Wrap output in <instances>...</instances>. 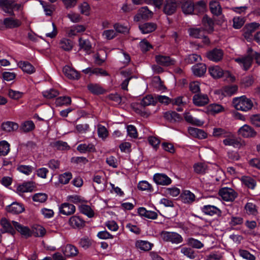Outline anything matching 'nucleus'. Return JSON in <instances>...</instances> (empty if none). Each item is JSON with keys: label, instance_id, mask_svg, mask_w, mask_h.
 I'll return each mask as SVG.
<instances>
[{"label": "nucleus", "instance_id": "1", "mask_svg": "<svg viewBox=\"0 0 260 260\" xmlns=\"http://www.w3.org/2000/svg\"><path fill=\"white\" fill-rule=\"evenodd\" d=\"M233 104L237 110L244 112L251 109L253 106L252 101L245 95L234 98Z\"/></svg>", "mask_w": 260, "mask_h": 260}, {"label": "nucleus", "instance_id": "2", "mask_svg": "<svg viewBox=\"0 0 260 260\" xmlns=\"http://www.w3.org/2000/svg\"><path fill=\"white\" fill-rule=\"evenodd\" d=\"M209 72L210 75L214 78L217 79L222 77L229 82H234L235 78L229 71H223L222 69L218 66H214L209 67Z\"/></svg>", "mask_w": 260, "mask_h": 260}, {"label": "nucleus", "instance_id": "3", "mask_svg": "<svg viewBox=\"0 0 260 260\" xmlns=\"http://www.w3.org/2000/svg\"><path fill=\"white\" fill-rule=\"evenodd\" d=\"M160 237L164 241L179 244L182 242L183 238L180 235L175 232L162 231Z\"/></svg>", "mask_w": 260, "mask_h": 260}, {"label": "nucleus", "instance_id": "4", "mask_svg": "<svg viewBox=\"0 0 260 260\" xmlns=\"http://www.w3.org/2000/svg\"><path fill=\"white\" fill-rule=\"evenodd\" d=\"M224 138L223 143L225 146H233L235 148H240L242 146L239 139L230 131L226 134Z\"/></svg>", "mask_w": 260, "mask_h": 260}, {"label": "nucleus", "instance_id": "5", "mask_svg": "<svg viewBox=\"0 0 260 260\" xmlns=\"http://www.w3.org/2000/svg\"><path fill=\"white\" fill-rule=\"evenodd\" d=\"M0 7L5 12L12 15L13 11L19 9L21 5L15 4L13 1L0 0Z\"/></svg>", "mask_w": 260, "mask_h": 260}, {"label": "nucleus", "instance_id": "6", "mask_svg": "<svg viewBox=\"0 0 260 260\" xmlns=\"http://www.w3.org/2000/svg\"><path fill=\"white\" fill-rule=\"evenodd\" d=\"M153 15V13L149 10L147 7H143L139 9L134 17V20L138 22L142 20H148L151 19Z\"/></svg>", "mask_w": 260, "mask_h": 260}, {"label": "nucleus", "instance_id": "7", "mask_svg": "<svg viewBox=\"0 0 260 260\" xmlns=\"http://www.w3.org/2000/svg\"><path fill=\"white\" fill-rule=\"evenodd\" d=\"M219 195L225 201H233L237 197L236 191L231 188L224 187L221 188L219 192Z\"/></svg>", "mask_w": 260, "mask_h": 260}, {"label": "nucleus", "instance_id": "8", "mask_svg": "<svg viewBox=\"0 0 260 260\" xmlns=\"http://www.w3.org/2000/svg\"><path fill=\"white\" fill-rule=\"evenodd\" d=\"M238 134L243 138H249L255 137L257 133L250 126L244 124L239 128L238 131Z\"/></svg>", "mask_w": 260, "mask_h": 260}, {"label": "nucleus", "instance_id": "9", "mask_svg": "<svg viewBox=\"0 0 260 260\" xmlns=\"http://www.w3.org/2000/svg\"><path fill=\"white\" fill-rule=\"evenodd\" d=\"M34 187V183L32 182H26L17 185L16 190L18 194L22 196L25 192L32 191Z\"/></svg>", "mask_w": 260, "mask_h": 260}, {"label": "nucleus", "instance_id": "10", "mask_svg": "<svg viewBox=\"0 0 260 260\" xmlns=\"http://www.w3.org/2000/svg\"><path fill=\"white\" fill-rule=\"evenodd\" d=\"M193 103L197 106L202 107L209 102L208 96L206 94L198 93L194 94L192 98Z\"/></svg>", "mask_w": 260, "mask_h": 260}, {"label": "nucleus", "instance_id": "11", "mask_svg": "<svg viewBox=\"0 0 260 260\" xmlns=\"http://www.w3.org/2000/svg\"><path fill=\"white\" fill-rule=\"evenodd\" d=\"M154 182L160 185H168L172 183L171 179L165 174L156 173L153 176Z\"/></svg>", "mask_w": 260, "mask_h": 260}, {"label": "nucleus", "instance_id": "12", "mask_svg": "<svg viewBox=\"0 0 260 260\" xmlns=\"http://www.w3.org/2000/svg\"><path fill=\"white\" fill-rule=\"evenodd\" d=\"M223 56V51L220 49L215 48L207 52L206 57L210 60L214 62L221 60Z\"/></svg>", "mask_w": 260, "mask_h": 260}, {"label": "nucleus", "instance_id": "13", "mask_svg": "<svg viewBox=\"0 0 260 260\" xmlns=\"http://www.w3.org/2000/svg\"><path fill=\"white\" fill-rule=\"evenodd\" d=\"M59 212L64 215H71L73 214L76 211L75 206L69 203H63L61 204L59 207Z\"/></svg>", "mask_w": 260, "mask_h": 260}, {"label": "nucleus", "instance_id": "14", "mask_svg": "<svg viewBox=\"0 0 260 260\" xmlns=\"http://www.w3.org/2000/svg\"><path fill=\"white\" fill-rule=\"evenodd\" d=\"M234 60L244 70H247L252 62V58L250 55L237 57Z\"/></svg>", "mask_w": 260, "mask_h": 260}, {"label": "nucleus", "instance_id": "15", "mask_svg": "<svg viewBox=\"0 0 260 260\" xmlns=\"http://www.w3.org/2000/svg\"><path fill=\"white\" fill-rule=\"evenodd\" d=\"M156 62L162 66L168 67L175 64L176 61L170 56L158 55L155 56Z\"/></svg>", "mask_w": 260, "mask_h": 260}, {"label": "nucleus", "instance_id": "16", "mask_svg": "<svg viewBox=\"0 0 260 260\" xmlns=\"http://www.w3.org/2000/svg\"><path fill=\"white\" fill-rule=\"evenodd\" d=\"M62 72L64 76L70 79L77 80L80 78L79 73L69 66H65Z\"/></svg>", "mask_w": 260, "mask_h": 260}, {"label": "nucleus", "instance_id": "17", "mask_svg": "<svg viewBox=\"0 0 260 260\" xmlns=\"http://www.w3.org/2000/svg\"><path fill=\"white\" fill-rule=\"evenodd\" d=\"M176 8L177 3L175 0H166L163 11L166 14L170 15L175 12Z\"/></svg>", "mask_w": 260, "mask_h": 260}, {"label": "nucleus", "instance_id": "18", "mask_svg": "<svg viewBox=\"0 0 260 260\" xmlns=\"http://www.w3.org/2000/svg\"><path fill=\"white\" fill-rule=\"evenodd\" d=\"M188 132L190 136L200 139H205L207 137V134L204 131L196 127H189Z\"/></svg>", "mask_w": 260, "mask_h": 260}, {"label": "nucleus", "instance_id": "19", "mask_svg": "<svg viewBox=\"0 0 260 260\" xmlns=\"http://www.w3.org/2000/svg\"><path fill=\"white\" fill-rule=\"evenodd\" d=\"M12 222L15 229L19 232L21 235L25 237H28L31 236V231L28 227L23 226L17 221H12Z\"/></svg>", "mask_w": 260, "mask_h": 260}, {"label": "nucleus", "instance_id": "20", "mask_svg": "<svg viewBox=\"0 0 260 260\" xmlns=\"http://www.w3.org/2000/svg\"><path fill=\"white\" fill-rule=\"evenodd\" d=\"M201 210L204 214L210 216H213L221 212L217 207L210 205L203 206L201 207Z\"/></svg>", "mask_w": 260, "mask_h": 260}, {"label": "nucleus", "instance_id": "21", "mask_svg": "<svg viewBox=\"0 0 260 260\" xmlns=\"http://www.w3.org/2000/svg\"><path fill=\"white\" fill-rule=\"evenodd\" d=\"M6 209L8 212L13 214L20 213L24 210L22 205L16 202H13L11 205L8 206Z\"/></svg>", "mask_w": 260, "mask_h": 260}, {"label": "nucleus", "instance_id": "22", "mask_svg": "<svg viewBox=\"0 0 260 260\" xmlns=\"http://www.w3.org/2000/svg\"><path fill=\"white\" fill-rule=\"evenodd\" d=\"M206 110L208 114L214 115L223 112L224 108L221 105L212 104L207 106Z\"/></svg>", "mask_w": 260, "mask_h": 260}, {"label": "nucleus", "instance_id": "23", "mask_svg": "<svg viewBox=\"0 0 260 260\" xmlns=\"http://www.w3.org/2000/svg\"><path fill=\"white\" fill-rule=\"evenodd\" d=\"M135 246L141 250L146 251L152 249L153 244L147 241L139 240L136 241Z\"/></svg>", "mask_w": 260, "mask_h": 260}, {"label": "nucleus", "instance_id": "24", "mask_svg": "<svg viewBox=\"0 0 260 260\" xmlns=\"http://www.w3.org/2000/svg\"><path fill=\"white\" fill-rule=\"evenodd\" d=\"M19 125L17 123L9 121L3 122L1 125L2 129L7 132L16 131Z\"/></svg>", "mask_w": 260, "mask_h": 260}, {"label": "nucleus", "instance_id": "25", "mask_svg": "<svg viewBox=\"0 0 260 260\" xmlns=\"http://www.w3.org/2000/svg\"><path fill=\"white\" fill-rule=\"evenodd\" d=\"M206 70V66L204 63L197 64L192 67L193 74L198 77H201L204 75Z\"/></svg>", "mask_w": 260, "mask_h": 260}, {"label": "nucleus", "instance_id": "26", "mask_svg": "<svg viewBox=\"0 0 260 260\" xmlns=\"http://www.w3.org/2000/svg\"><path fill=\"white\" fill-rule=\"evenodd\" d=\"M17 65L24 72L27 74H31L35 72V68L27 61H19Z\"/></svg>", "mask_w": 260, "mask_h": 260}, {"label": "nucleus", "instance_id": "27", "mask_svg": "<svg viewBox=\"0 0 260 260\" xmlns=\"http://www.w3.org/2000/svg\"><path fill=\"white\" fill-rule=\"evenodd\" d=\"M121 74L123 77L124 80L121 83V88L124 90H127V86L129 81L132 78V72L130 70L126 69L121 72Z\"/></svg>", "mask_w": 260, "mask_h": 260}, {"label": "nucleus", "instance_id": "28", "mask_svg": "<svg viewBox=\"0 0 260 260\" xmlns=\"http://www.w3.org/2000/svg\"><path fill=\"white\" fill-rule=\"evenodd\" d=\"M79 209L81 213L86 215L89 218L93 217L94 212L91 207L87 205L82 204L79 206Z\"/></svg>", "mask_w": 260, "mask_h": 260}, {"label": "nucleus", "instance_id": "29", "mask_svg": "<svg viewBox=\"0 0 260 260\" xmlns=\"http://www.w3.org/2000/svg\"><path fill=\"white\" fill-rule=\"evenodd\" d=\"M156 28V25L154 23L147 22L139 26L141 32L144 34H148L153 31Z\"/></svg>", "mask_w": 260, "mask_h": 260}, {"label": "nucleus", "instance_id": "30", "mask_svg": "<svg viewBox=\"0 0 260 260\" xmlns=\"http://www.w3.org/2000/svg\"><path fill=\"white\" fill-rule=\"evenodd\" d=\"M63 253L67 257L75 256L78 254V250L74 246L68 244L64 247Z\"/></svg>", "mask_w": 260, "mask_h": 260}, {"label": "nucleus", "instance_id": "31", "mask_svg": "<svg viewBox=\"0 0 260 260\" xmlns=\"http://www.w3.org/2000/svg\"><path fill=\"white\" fill-rule=\"evenodd\" d=\"M107 58V54L105 51L100 50L93 56L94 63L98 65H101L105 62Z\"/></svg>", "mask_w": 260, "mask_h": 260}, {"label": "nucleus", "instance_id": "32", "mask_svg": "<svg viewBox=\"0 0 260 260\" xmlns=\"http://www.w3.org/2000/svg\"><path fill=\"white\" fill-rule=\"evenodd\" d=\"M182 201L184 203H191L195 200V196L189 190H184L181 194Z\"/></svg>", "mask_w": 260, "mask_h": 260}, {"label": "nucleus", "instance_id": "33", "mask_svg": "<svg viewBox=\"0 0 260 260\" xmlns=\"http://www.w3.org/2000/svg\"><path fill=\"white\" fill-rule=\"evenodd\" d=\"M69 223L73 228H77L84 225V221L79 216H73L69 219Z\"/></svg>", "mask_w": 260, "mask_h": 260}, {"label": "nucleus", "instance_id": "34", "mask_svg": "<svg viewBox=\"0 0 260 260\" xmlns=\"http://www.w3.org/2000/svg\"><path fill=\"white\" fill-rule=\"evenodd\" d=\"M211 13L214 15L218 16L221 14L222 10L218 2L212 1L209 4Z\"/></svg>", "mask_w": 260, "mask_h": 260}, {"label": "nucleus", "instance_id": "35", "mask_svg": "<svg viewBox=\"0 0 260 260\" xmlns=\"http://www.w3.org/2000/svg\"><path fill=\"white\" fill-rule=\"evenodd\" d=\"M194 9V4L191 1H185L182 5V11L185 14H192Z\"/></svg>", "mask_w": 260, "mask_h": 260}, {"label": "nucleus", "instance_id": "36", "mask_svg": "<svg viewBox=\"0 0 260 260\" xmlns=\"http://www.w3.org/2000/svg\"><path fill=\"white\" fill-rule=\"evenodd\" d=\"M59 46L61 49L67 51L72 50L73 47L72 41L70 39L65 38H63L60 40Z\"/></svg>", "mask_w": 260, "mask_h": 260}, {"label": "nucleus", "instance_id": "37", "mask_svg": "<svg viewBox=\"0 0 260 260\" xmlns=\"http://www.w3.org/2000/svg\"><path fill=\"white\" fill-rule=\"evenodd\" d=\"M35 125L31 120H27L22 122L20 124V129L24 133H28L34 129Z\"/></svg>", "mask_w": 260, "mask_h": 260}, {"label": "nucleus", "instance_id": "38", "mask_svg": "<svg viewBox=\"0 0 260 260\" xmlns=\"http://www.w3.org/2000/svg\"><path fill=\"white\" fill-rule=\"evenodd\" d=\"M1 224L3 227V232H9L13 235L15 233L11 223L6 218H2L1 220Z\"/></svg>", "mask_w": 260, "mask_h": 260}, {"label": "nucleus", "instance_id": "39", "mask_svg": "<svg viewBox=\"0 0 260 260\" xmlns=\"http://www.w3.org/2000/svg\"><path fill=\"white\" fill-rule=\"evenodd\" d=\"M4 24L7 28H14L18 27L21 25V21L18 19H14L12 18H7L4 20Z\"/></svg>", "mask_w": 260, "mask_h": 260}, {"label": "nucleus", "instance_id": "40", "mask_svg": "<svg viewBox=\"0 0 260 260\" xmlns=\"http://www.w3.org/2000/svg\"><path fill=\"white\" fill-rule=\"evenodd\" d=\"M243 222V218L240 215H232L228 218V223L231 226L241 225Z\"/></svg>", "mask_w": 260, "mask_h": 260}, {"label": "nucleus", "instance_id": "41", "mask_svg": "<svg viewBox=\"0 0 260 260\" xmlns=\"http://www.w3.org/2000/svg\"><path fill=\"white\" fill-rule=\"evenodd\" d=\"M79 45L80 49H83L88 54L90 53L91 44L88 40L83 39L81 38H79Z\"/></svg>", "mask_w": 260, "mask_h": 260}, {"label": "nucleus", "instance_id": "42", "mask_svg": "<svg viewBox=\"0 0 260 260\" xmlns=\"http://www.w3.org/2000/svg\"><path fill=\"white\" fill-rule=\"evenodd\" d=\"M238 90V86L235 85H230L224 87L221 91L224 96H231L236 93Z\"/></svg>", "mask_w": 260, "mask_h": 260}, {"label": "nucleus", "instance_id": "43", "mask_svg": "<svg viewBox=\"0 0 260 260\" xmlns=\"http://www.w3.org/2000/svg\"><path fill=\"white\" fill-rule=\"evenodd\" d=\"M156 103V99L155 96H153L152 95H147L144 97L141 101V105L142 106L145 107L149 105H154Z\"/></svg>", "mask_w": 260, "mask_h": 260}, {"label": "nucleus", "instance_id": "44", "mask_svg": "<svg viewBox=\"0 0 260 260\" xmlns=\"http://www.w3.org/2000/svg\"><path fill=\"white\" fill-rule=\"evenodd\" d=\"M241 181L245 185L252 189H254L256 185V181L249 176H243Z\"/></svg>", "mask_w": 260, "mask_h": 260}, {"label": "nucleus", "instance_id": "45", "mask_svg": "<svg viewBox=\"0 0 260 260\" xmlns=\"http://www.w3.org/2000/svg\"><path fill=\"white\" fill-rule=\"evenodd\" d=\"M165 118L171 121L176 122L179 121L181 117L179 114L174 111H168L164 113Z\"/></svg>", "mask_w": 260, "mask_h": 260}, {"label": "nucleus", "instance_id": "46", "mask_svg": "<svg viewBox=\"0 0 260 260\" xmlns=\"http://www.w3.org/2000/svg\"><path fill=\"white\" fill-rule=\"evenodd\" d=\"M78 151L81 153H85L86 152H92L95 150L94 145L92 144H81L77 148Z\"/></svg>", "mask_w": 260, "mask_h": 260}, {"label": "nucleus", "instance_id": "47", "mask_svg": "<svg viewBox=\"0 0 260 260\" xmlns=\"http://www.w3.org/2000/svg\"><path fill=\"white\" fill-rule=\"evenodd\" d=\"M10 144L5 141L3 140L0 142V155L6 156L10 151Z\"/></svg>", "mask_w": 260, "mask_h": 260}, {"label": "nucleus", "instance_id": "48", "mask_svg": "<svg viewBox=\"0 0 260 260\" xmlns=\"http://www.w3.org/2000/svg\"><path fill=\"white\" fill-rule=\"evenodd\" d=\"M203 23L207 31L210 32L213 30L214 23L210 18L206 16H204L203 18Z\"/></svg>", "mask_w": 260, "mask_h": 260}, {"label": "nucleus", "instance_id": "49", "mask_svg": "<svg viewBox=\"0 0 260 260\" xmlns=\"http://www.w3.org/2000/svg\"><path fill=\"white\" fill-rule=\"evenodd\" d=\"M187 244L189 246L196 249H201L204 247V244L200 241L192 238H189L187 239Z\"/></svg>", "mask_w": 260, "mask_h": 260}, {"label": "nucleus", "instance_id": "50", "mask_svg": "<svg viewBox=\"0 0 260 260\" xmlns=\"http://www.w3.org/2000/svg\"><path fill=\"white\" fill-rule=\"evenodd\" d=\"M194 171L199 174H203L206 172L207 166L202 162H197L193 165Z\"/></svg>", "mask_w": 260, "mask_h": 260}, {"label": "nucleus", "instance_id": "51", "mask_svg": "<svg viewBox=\"0 0 260 260\" xmlns=\"http://www.w3.org/2000/svg\"><path fill=\"white\" fill-rule=\"evenodd\" d=\"M245 210L246 213L249 215H255L257 212L255 205L251 202H248L245 205Z\"/></svg>", "mask_w": 260, "mask_h": 260}, {"label": "nucleus", "instance_id": "52", "mask_svg": "<svg viewBox=\"0 0 260 260\" xmlns=\"http://www.w3.org/2000/svg\"><path fill=\"white\" fill-rule=\"evenodd\" d=\"M245 19L240 16L234 17L233 19V26L235 29L240 28L244 24Z\"/></svg>", "mask_w": 260, "mask_h": 260}, {"label": "nucleus", "instance_id": "53", "mask_svg": "<svg viewBox=\"0 0 260 260\" xmlns=\"http://www.w3.org/2000/svg\"><path fill=\"white\" fill-rule=\"evenodd\" d=\"M17 170L26 175H29L33 171V167L29 165H19L17 168Z\"/></svg>", "mask_w": 260, "mask_h": 260}, {"label": "nucleus", "instance_id": "54", "mask_svg": "<svg viewBox=\"0 0 260 260\" xmlns=\"http://www.w3.org/2000/svg\"><path fill=\"white\" fill-rule=\"evenodd\" d=\"M72 178V175L70 172H66L59 175L58 181L62 184L68 183Z\"/></svg>", "mask_w": 260, "mask_h": 260}, {"label": "nucleus", "instance_id": "55", "mask_svg": "<svg viewBox=\"0 0 260 260\" xmlns=\"http://www.w3.org/2000/svg\"><path fill=\"white\" fill-rule=\"evenodd\" d=\"M98 134L99 138L102 139H105L108 136V131L107 128L101 124L97 126Z\"/></svg>", "mask_w": 260, "mask_h": 260}, {"label": "nucleus", "instance_id": "56", "mask_svg": "<svg viewBox=\"0 0 260 260\" xmlns=\"http://www.w3.org/2000/svg\"><path fill=\"white\" fill-rule=\"evenodd\" d=\"M239 254L240 256L246 260H255V256L246 250L240 249Z\"/></svg>", "mask_w": 260, "mask_h": 260}, {"label": "nucleus", "instance_id": "57", "mask_svg": "<svg viewBox=\"0 0 260 260\" xmlns=\"http://www.w3.org/2000/svg\"><path fill=\"white\" fill-rule=\"evenodd\" d=\"M181 252L191 259L194 258L196 257L194 251L190 248L183 247L181 249Z\"/></svg>", "mask_w": 260, "mask_h": 260}, {"label": "nucleus", "instance_id": "58", "mask_svg": "<svg viewBox=\"0 0 260 260\" xmlns=\"http://www.w3.org/2000/svg\"><path fill=\"white\" fill-rule=\"evenodd\" d=\"M67 200L68 201L72 202L75 204H82L84 202L82 198L76 194L68 196L67 198Z\"/></svg>", "mask_w": 260, "mask_h": 260}, {"label": "nucleus", "instance_id": "59", "mask_svg": "<svg viewBox=\"0 0 260 260\" xmlns=\"http://www.w3.org/2000/svg\"><path fill=\"white\" fill-rule=\"evenodd\" d=\"M259 26L260 24L258 23L254 22L247 24L244 27V29L246 32L250 34L258 29Z\"/></svg>", "mask_w": 260, "mask_h": 260}, {"label": "nucleus", "instance_id": "60", "mask_svg": "<svg viewBox=\"0 0 260 260\" xmlns=\"http://www.w3.org/2000/svg\"><path fill=\"white\" fill-rule=\"evenodd\" d=\"M71 103V99L69 96H61L56 99L55 103L57 106L68 105Z\"/></svg>", "mask_w": 260, "mask_h": 260}, {"label": "nucleus", "instance_id": "61", "mask_svg": "<svg viewBox=\"0 0 260 260\" xmlns=\"http://www.w3.org/2000/svg\"><path fill=\"white\" fill-rule=\"evenodd\" d=\"M189 35L195 38H201L204 36V31L200 28H190L189 30Z\"/></svg>", "mask_w": 260, "mask_h": 260}, {"label": "nucleus", "instance_id": "62", "mask_svg": "<svg viewBox=\"0 0 260 260\" xmlns=\"http://www.w3.org/2000/svg\"><path fill=\"white\" fill-rule=\"evenodd\" d=\"M229 132V131L221 128H214L212 135L215 137H223Z\"/></svg>", "mask_w": 260, "mask_h": 260}, {"label": "nucleus", "instance_id": "63", "mask_svg": "<svg viewBox=\"0 0 260 260\" xmlns=\"http://www.w3.org/2000/svg\"><path fill=\"white\" fill-rule=\"evenodd\" d=\"M116 36V33L114 29H106L102 33L103 37L106 40H112Z\"/></svg>", "mask_w": 260, "mask_h": 260}, {"label": "nucleus", "instance_id": "64", "mask_svg": "<svg viewBox=\"0 0 260 260\" xmlns=\"http://www.w3.org/2000/svg\"><path fill=\"white\" fill-rule=\"evenodd\" d=\"M88 89L94 94H101L103 92V89L98 84H90L88 85Z\"/></svg>", "mask_w": 260, "mask_h": 260}]
</instances>
